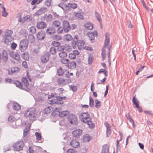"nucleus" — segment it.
<instances>
[{"mask_svg":"<svg viewBox=\"0 0 153 153\" xmlns=\"http://www.w3.org/2000/svg\"><path fill=\"white\" fill-rule=\"evenodd\" d=\"M132 102L135 105H139V103L137 100L135 98V97H134L132 99Z\"/></svg>","mask_w":153,"mask_h":153,"instance_id":"45","label":"nucleus"},{"mask_svg":"<svg viewBox=\"0 0 153 153\" xmlns=\"http://www.w3.org/2000/svg\"><path fill=\"white\" fill-rule=\"evenodd\" d=\"M50 55V53L49 52H46L45 53L41 58L42 62L43 63L46 62L48 60Z\"/></svg>","mask_w":153,"mask_h":153,"instance_id":"11","label":"nucleus"},{"mask_svg":"<svg viewBox=\"0 0 153 153\" xmlns=\"http://www.w3.org/2000/svg\"><path fill=\"white\" fill-rule=\"evenodd\" d=\"M8 120L9 122H12L14 121V118L12 116H10L8 119Z\"/></svg>","mask_w":153,"mask_h":153,"instance_id":"62","label":"nucleus"},{"mask_svg":"<svg viewBox=\"0 0 153 153\" xmlns=\"http://www.w3.org/2000/svg\"><path fill=\"white\" fill-rule=\"evenodd\" d=\"M94 100L91 97H89V105H94Z\"/></svg>","mask_w":153,"mask_h":153,"instance_id":"61","label":"nucleus"},{"mask_svg":"<svg viewBox=\"0 0 153 153\" xmlns=\"http://www.w3.org/2000/svg\"><path fill=\"white\" fill-rule=\"evenodd\" d=\"M2 13V16L4 17H6L8 14V13L6 11L5 8H3Z\"/></svg>","mask_w":153,"mask_h":153,"instance_id":"49","label":"nucleus"},{"mask_svg":"<svg viewBox=\"0 0 153 153\" xmlns=\"http://www.w3.org/2000/svg\"><path fill=\"white\" fill-rule=\"evenodd\" d=\"M52 38L53 40L58 41L60 40L61 39L62 37L59 35H57L53 36Z\"/></svg>","mask_w":153,"mask_h":153,"instance_id":"38","label":"nucleus"},{"mask_svg":"<svg viewBox=\"0 0 153 153\" xmlns=\"http://www.w3.org/2000/svg\"><path fill=\"white\" fill-rule=\"evenodd\" d=\"M66 39L67 41H69L71 40L72 39V36L71 35L68 34L65 35Z\"/></svg>","mask_w":153,"mask_h":153,"instance_id":"59","label":"nucleus"},{"mask_svg":"<svg viewBox=\"0 0 153 153\" xmlns=\"http://www.w3.org/2000/svg\"><path fill=\"white\" fill-rule=\"evenodd\" d=\"M61 62L64 64H68L69 62V60L66 59H61Z\"/></svg>","mask_w":153,"mask_h":153,"instance_id":"52","label":"nucleus"},{"mask_svg":"<svg viewBox=\"0 0 153 153\" xmlns=\"http://www.w3.org/2000/svg\"><path fill=\"white\" fill-rule=\"evenodd\" d=\"M53 113H54L55 114H59L61 111V109L59 108H56L55 109L53 110Z\"/></svg>","mask_w":153,"mask_h":153,"instance_id":"42","label":"nucleus"},{"mask_svg":"<svg viewBox=\"0 0 153 153\" xmlns=\"http://www.w3.org/2000/svg\"><path fill=\"white\" fill-rule=\"evenodd\" d=\"M65 49V47L64 46L59 45L57 48V50L59 51H62Z\"/></svg>","mask_w":153,"mask_h":153,"instance_id":"47","label":"nucleus"},{"mask_svg":"<svg viewBox=\"0 0 153 153\" xmlns=\"http://www.w3.org/2000/svg\"><path fill=\"white\" fill-rule=\"evenodd\" d=\"M70 144L72 147L74 148L78 147L79 146V143L75 140H73L70 143Z\"/></svg>","mask_w":153,"mask_h":153,"instance_id":"18","label":"nucleus"},{"mask_svg":"<svg viewBox=\"0 0 153 153\" xmlns=\"http://www.w3.org/2000/svg\"><path fill=\"white\" fill-rule=\"evenodd\" d=\"M106 136L107 137H108L110 136L111 133V129L110 128L106 129Z\"/></svg>","mask_w":153,"mask_h":153,"instance_id":"57","label":"nucleus"},{"mask_svg":"<svg viewBox=\"0 0 153 153\" xmlns=\"http://www.w3.org/2000/svg\"><path fill=\"white\" fill-rule=\"evenodd\" d=\"M58 6L61 7L64 10H69V7L67 4L64 3H61L58 5Z\"/></svg>","mask_w":153,"mask_h":153,"instance_id":"20","label":"nucleus"},{"mask_svg":"<svg viewBox=\"0 0 153 153\" xmlns=\"http://www.w3.org/2000/svg\"><path fill=\"white\" fill-rule=\"evenodd\" d=\"M82 130L80 129H76L72 132V134L74 137H78L82 133Z\"/></svg>","mask_w":153,"mask_h":153,"instance_id":"15","label":"nucleus"},{"mask_svg":"<svg viewBox=\"0 0 153 153\" xmlns=\"http://www.w3.org/2000/svg\"><path fill=\"white\" fill-rule=\"evenodd\" d=\"M68 6L70 7H71L75 9L77 7V5L76 4L74 3V4H70L69 3L68 4Z\"/></svg>","mask_w":153,"mask_h":153,"instance_id":"44","label":"nucleus"},{"mask_svg":"<svg viewBox=\"0 0 153 153\" xmlns=\"http://www.w3.org/2000/svg\"><path fill=\"white\" fill-rule=\"evenodd\" d=\"M66 66L69 68H74L76 67V64L75 62L72 61L68 62Z\"/></svg>","mask_w":153,"mask_h":153,"instance_id":"19","label":"nucleus"},{"mask_svg":"<svg viewBox=\"0 0 153 153\" xmlns=\"http://www.w3.org/2000/svg\"><path fill=\"white\" fill-rule=\"evenodd\" d=\"M51 0H47L45 2V5L48 7H49L51 5Z\"/></svg>","mask_w":153,"mask_h":153,"instance_id":"60","label":"nucleus"},{"mask_svg":"<svg viewBox=\"0 0 153 153\" xmlns=\"http://www.w3.org/2000/svg\"><path fill=\"white\" fill-rule=\"evenodd\" d=\"M5 31L6 33L4 37V39H5L4 42L5 44L8 45L13 39L11 36L13 32L11 30L8 29H6Z\"/></svg>","mask_w":153,"mask_h":153,"instance_id":"4","label":"nucleus"},{"mask_svg":"<svg viewBox=\"0 0 153 153\" xmlns=\"http://www.w3.org/2000/svg\"><path fill=\"white\" fill-rule=\"evenodd\" d=\"M17 45L16 43L13 42L11 45V48L13 50H14L16 47Z\"/></svg>","mask_w":153,"mask_h":153,"instance_id":"63","label":"nucleus"},{"mask_svg":"<svg viewBox=\"0 0 153 153\" xmlns=\"http://www.w3.org/2000/svg\"><path fill=\"white\" fill-rule=\"evenodd\" d=\"M127 118L129 120L130 122L133 124L134 127V123L133 120H132L131 117L130 116L129 114H128L126 116Z\"/></svg>","mask_w":153,"mask_h":153,"instance_id":"40","label":"nucleus"},{"mask_svg":"<svg viewBox=\"0 0 153 153\" xmlns=\"http://www.w3.org/2000/svg\"><path fill=\"white\" fill-rule=\"evenodd\" d=\"M1 54L3 59L4 61H7L8 59V56L6 51L4 50H3Z\"/></svg>","mask_w":153,"mask_h":153,"instance_id":"23","label":"nucleus"},{"mask_svg":"<svg viewBox=\"0 0 153 153\" xmlns=\"http://www.w3.org/2000/svg\"><path fill=\"white\" fill-rule=\"evenodd\" d=\"M22 80L23 82L24 85L26 87H27L29 85V83L27 78H22Z\"/></svg>","mask_w":153,"mask_h":153,"instance_id":"31","label":"nucleus"},{"mask_svg":"<svg viewBox=\"0 0 153 153\" xmlns=\"http://www.w3.org/2000/svg\"><path fill=\"white\" fill-rule=\"evenodd\" d=\"M85 44V42L82 40H77L76 42V45L77 46L78 49L79 50L84 48Z\"/></svg>","mask_w":153,"mask_h":153,"instance_id":"13","label":"nucleus"},{"mask_svg":"<svg viewBox=\"0 0 153 153\" xmlns=\"http://www.w3.org/2000/svg\"><path fill=\"white\" fill-rule=\"evenodd\" d=\"M59 55L60 58H64L67 56V53L66 52L62 51L59 53Z\"/></svg>","mask_w":153,"mask_h":153,"instance_id":"33","label":"nucleus"},{"mask_svg":"<svg viewBox=\"0 0 153 153\" xmlns=\"http://www.w3.org/2000/svg\"><path fill=\"white\" fill-rule=\"evenodd\" d=\"M28 37L30 40H31L32 41H33L34 40V37L32 35H29L28 36Z\"/></svg>","mask_w":153,"mask_h":153,"instance_id":"64","label":"nucleus"},{"mask_svg":"<svg viewBox=\"0 0 153 153\" xmlns=\"http://www.w3.org/2000/svg\"><path fill=\"white\" fill-rule=\"evenodd\" d=\"M38 115L35 108H30L27 109L25 112L24 116L29 118L30 120L33 121L36 119Z\"/></svg>","mask_w":153,"mask_h":153,"instance_id":"2","label":"nucleus"},{"mask_svg":"<svg viewBox=\"0 0 153 153\" xmlns=\"http://www.w3.org/2000/svg\"><path fill=\"white\" fill-rule=\"evenodd\" d=\"M28 42L26 39L22 40L20 42L19 45V48L22 52L26 50L28 46Z\"/></svg>","mask_w":153,"mask_h":153,"instance_id":"5","label":"nucleus"},{"mask_svg":"<svg viewBox=\"0 0 153 153\" xmlns=\"http://www.w3.org/2000/svg\"><path fill=\"white\" fill-rule=\"evenodd\" d=\"M67 153H77V152L74 149H69L67 150Z\"/></svg>","mask_w":153,"mask_h":153,"instance_id":"46","label":"nucleus"},{"mask_svg":"<svg viewBox=\"0 0 153 153\" xmlns=\"http://www.w3.org/2000/svg\"><path fill=\"white\" fill-rule=\"evenodd\" d=\"M69 87L70 89L74 92L76 91L77 90V87L76 86L71 85Z\"/></svg>","mask_w":153,"mask_h":153,"instance_id":"48","label":"nucleus"},{"mask_svg":"<svg viewBox=\"0 0 153 153\" xmlns=\"http://www.w3.org/2000/svg\"><path fill=\"white\" fill-rule=\"evenodd\" d=\"M102 148L101 153H109V147L107 145L105 144L103 145Z\"/></svg>","mask_w":153,"mask_h":153,"instance_id":"21","label":"nucleus"},{"mask_svg":"<svg viewBox=\"0 0 153 153\" xmlns=\"http://www.w3.org/2000/svg\"><path fill=\"white\" fill-rule=\"evenodd\" d=\"M63 31V28L62 27H59L57 29V32L59 34L62 33Z\"/></svg>","mask_w":153,"mask_h":153,"instance_id":"50","label":"nucleus"},{"mask_svg":"<svg viewBox=\"0 0 153 153\" xmlns=\"http://www.w3.org/2000/svg\"><path fill=\"white\" fill-rule=\"evenodd\" d=\"M91 139V137L88 134H86L83 136V140L84 142L89 141Z\"/></svg>","mask_w":153,"mask_h":153,"instance_id":"24","label":"nucleus"},{"mask_svg":"<svg viewBox=\"0 0 153 153\" xmlns=\"http://www.w3.org/2000/svg\"><path fill=\"white\" fill-rule=\"evenodd\" d=\"M24 146V142L23 141H20L14 143L13 145V147L14 150L19 151L22 150Z\"/></svg>","mask_w":153,"mask_h":153,"instance_id":"6","label":"nucleus"},{"mask_svg":"<svg viewBox=\"0 0 153 153\" xmlns=\"http://www.w3.org/2000/svg\"><path fill=\"white\" fill-rule=\"evenodd\" d=\"M84 26L85 28L88 30H92L93 28V25L91 23H88L84 25Z\"/></svg>","mask_w":153,"mask_h":153,"instance_id":"30","label":"nucleus"},{"mask_svg":"<svg viewBox=\"0 0 153 153\" xmlns=\"http://www.w3.org/2000/svg\"><path fill=\"white\" fill-rule=\"evenodd\" d=\"M53 65V64L51 62H50L47 65L46 69L47 70H48L49 69L52 67Z\"/></svg>","mask_w":153,"mask_h":153,"instance_id":"53","label":"nucleus"},{"mask_svg":"<svg viewBox=\"0 0 153 153\" xmlns=\"http://www.w3.org/2000/svg\"><path fill=\"white\" fill-rule=\"evenodd\" d=\"M69 58L71 59H74L76 57V56L74 55L73 53H70L68 55Z\"/></svg>","mask_w":153,"mask_h":153,"instance_id":"55","label":"nucleus"},{"mask_svg":"<svg viewBox=\"0 0 153 153\" xmlns=\"http://www.w3.org/2000/svg\"><path fill=\"white\" fill-rule=\"evenodd\" d=\"M68 119L71 124L76 125L78 123L77 118L75 115L73 114H69L68 117Z\"/></svg>","mask_w":153,"mask_h":153,"instance_id":"7","label":"nucleus"},{"mask_svg":"<svg viewBox=\"0 0 153 153\" xmlns=\"http://www.w3.org/2000/svg\"><path fill=\"white\" fill-rule=\"evenodd\" d=\"M61 23L59 20H55L53 21L52 23V27H58L60 25Z\"/></svg>","mask_w":153,"mask_h":153,"instance_id":"27","label":"nucleus"},{"mask_svg":"<svg viewBox=\"0 0 153 153\" xmlns=\"http://www.w3.org/2000/svg\"><path fill=\"white\" fill-rule=\"evenodd\" d=\"M105 39L104 41V48H106L107 46L109 45L110 42L109 34L106 33L105 34Z\"/></svg>","mask_w":153,"mask_h":153,"instance_id":"17","label":"nucleus"},{"mask_svg":"<svg viewBox=\"0 0 153 153\" xmlns=\"http://www.w3.org/2000/svg\"><path fill=\"white\" fill-rule=\"evenodd\" d=\"M14 83L16 85V86L21 89H23V86L22 83L19 81L16 80L14 82Z\"/></svg>","mask_w":153,"mask_h":153,"instance_id":"28","label":"nucleus"},{"mask_svg":"<svg viewBox=\"0 0 153 153\" xmlns=\"http://www.w3.org/2000/svg\"><path fill=\"white\" fill-rule=\"evenodd\" d=\"M95 13L96 18L99 22H101V20L99 13L96 11H95Z\"/></svg>","mask_w":153,"mask_h":153,"instance_id":"43","label":"nucleus"},{"mask_svg":"<svg viewBox=\"0 0 153 153\" xmlns=\"http://www.w3.org/2000/svg\"><path fill=\"white\" fill-rule=\"evenodd\" d=\"M53 108L52 107V106H48L47 108L44 109V113L45 114H48L53 111Z\"/></svg>","mask_w":153,"mask_h":153,"instance_id":"22","label":"nucleus"},{"mask_svg":"<svg viewBox=\"0 0 153 153\" xmlns=\"http://www.w3.org/2000/svg\"><path fill=\"white\" fill-rule=\"evenodd\" d=\"M64 31L65 33H68L71 30V27L70 26L69 22L66 20L64 21L62 23Z\"/></svg>","mask_w":153,"mask_h":153,"instance_id":"8","label":"nucleus"},{"mask_svg":"<svg viewBox=\"0 0 153 153\" xmlns=\"http://www.w3.org/2000/svg\"><path fill=\"white\" fill-rule=\"evenodd\" d=\"M52 45L54 47H57L60 45V44L59 42H58L53 41L52 43Z\"/></svg>","mask_w":153,"mask_h":153,"instance_id":"51","label":"nucleus"},{"mask_svg":"<svg viewBox=\"0 0 153 153\" xmlns=\"http://www.w3.org/2000/svg\"><path fill=\"white\" fill-rule=\"evenodd\" d=\"M50 51L52 55H54L56 53V49L54 47H51L50 48Z\"/></svg>","mask_w":153,"mask_h":153,"instance_id":"36","label":"nucleus"},{"mask_svg":"<svg viewBox=\"0 0 153 153\" xmlns=\"http://www.w3.org/2000/svg\"><path fill=\"white\" fill-rule=\"evenodd\" d=\"M30 31L32 34H34L36 32V29L35 27L32 26L29 28Z\"/></svg>","mask_w":153,"mask_h":153,"instance_id":"41","label":"nucleus"},{"mask_svg":"<svg viewBox=\"0 0 153 153\" xmlns=\"http://www.w3.org/2000/svg\"><path fill=\"white\" fill-rule=\"evenodd\" d=\"M14 58L16 60L19 61L20 59L19 55L18 53H16L14 56Z\"/></svg>","mask_w":153,"mask_h":153,"instance_id":"54","label":"nucleus"},{"mask_svg":"<svg viewBox=\"0 0 153 153\" xmlns=\"http://www.w3.org/2000/svg\"><path fill=\"white\" fill-rule=\"evenodd\" d=\"M21 106H13V109L16 111H19L21 109Z\"/></svg>","mask_w":153,"mask_h":153,"instance_id":"58","label":"nucleus"},{"mask_svg":"<svg viewBox=\"0 0 153 153\" xmlns=\"http://www.w3.org/2000/svg\"><path fill=\"white\" fill-rule=\"evenodd\" d=\"M69 113V112L67 111H61L59 114V117H62L66 116Z\"/></svg>","mask_w":153,"mask_h":153,"instance_id":"32","label":"nucleus"},{"mask_svg":"<svg viewBox=\"0 0 153 153\" xmlns=\"http://www.w3.org/2000/svg\"><path fill=\"white\" fill-rule=\"evenodd\" d=\"M57 94L54 93H52L50 95L48 94H46L45 96L48 97V99H49L55 97V98L49 100L48 103L49 104L51 105L53 104H61L63 102L62 99L66 98L65 97H60L59 96H57Z\"/></svg>","mask_w":153,"mask_h":153,"instance_id":"1","label":"nucleus"},{"mask_svg":"<svg viewBox=\"0 0 153 153\" xmlns=\"http://www.w3.org/2000/svg\"><path fill=\"white\" fill-rule=\"evenodd\" d=\"M74 15L75 17L79 19H84L83 16L81 13H75Z\"/></svg>","mask_w":153,"mask_h":153,"instance_id":"29","label":"nucleus"},{"mask_svg":"<svg viewBox=\"0 0 153 153\" xmlns=\"http://www.w3.org/2000/svg\"><path fill=\"white\" fill-rule=\"evenodd\" d=\"M47 11V9L46 7H43L40 8L35 14V16H39L42 14L44 13Z\"/></svg>","mask_w":153,"mask_h":153,"instance_id":"14","label":"nucleus"},{"mask_svg":"<svg viewBox=\"0 0 153 153\" xmlns=\"http://www.w3.org/2000/svg\"><path fill=\"white\" fill-rule=\"evenodd\" d=\"M54 33L53 31V27H50L47 29L46 30V33L48 35H51Z\"/></svg>","mask_w":153,"mask_h":153,"instance_id":"26","label":"nucleus"},{"mask_svg":"<svg viewBox=\"0 0 153 153\" xmlns=\"http://www.w3.org/2000/svg\"><path fill=\"white\" fill-rule=\"evenodd\" d=\"M93 57L91 55H90L88 56V63L89 64H91L93 60Z\"/></svg>","mask_w":153,"mask_h":153,"instance_id":"39","label":"nucleus"},{"mask_svg":"<svg viewBox=\"0 0 153 153\" xmlns=\"http://www.w3.org/2000/svg\"><path fill=\"white\" fill-rule=\"evenodd\" d=\"M53 19L52 16L51 14H48L46 17L45 20L48 23L51 21Z\"/></svg>","mask_w":153,"mask_h":153,"instance_id":"35","label":"nucleus"},{"mask_svg":"<svg viewBox=\"0 0 153 153\" xmlns=\"http://www.w3.org/2000/svg\"><path fill=\"white\" fill-rule=\"evenodd\" d=\"M35 135L37 140H40L41 139L42 137L41 134L39 133L36 132L35 133Z\"/></svg>","mask_w":153,"mask_h":153,"instance_id":"56","label":"nucleus"},{"mask_svg":"<svg viewBox=\"0 0 153 153\" xmlns=\"http://www.w3.org/2000/svg\"><path fill=\"white\" fill-rule=\"evenodd\" d=\"M57 82L58 85L64 86L67 84L65 80L62 78H59L57 80Z\"/></svg>","mask_w":153,"mask_h":153,"instance_id":"16","label":"nucleus"},{"mask_svg":"<svg viewBox=\"0 0 153 153\" xmlns=\"http://www.w3.org/2000/svg\"><path fill=\"white\" fill-rule=\"evenodd\" d=\"M22 58L26 60H28L29 58V55L27 52H25L22 55Z\"/></svg>","mask_w":153,"mask_h":153,"instance_id":"25","label":"nucleus"},{"mask_svg":"<svg viewBox=\"0 0 153 153\" xmlns=\"http://www.w3.org/2000/svg\"><path fill=\"white\" fill-rule=\"evenodd\" d=\"M79 117L82 122L87 124L89 128H92L94 127V125L91 121L90 115L88 113L85 112L81 113Z\"/></svg>","mask_w":153,"mask_h":153,"instance_id":"3","label":"nucleus"},{"mask_svg":"<svg viewBox=\"0 0 153 153\" xmlns=\"http://www.w3.org/2000/svg\"><path fill=\"white\" fill-rule=\"evenodd\" d=\"M46 35L45 32L43 31H41L38 32L36 34V38L39 41L43 40L45 38Z\"/></svg>","mask_w":153,"mask_h":153,"instance_id":"9","label":"nucleus"},{"mask_svg":"<svg viewBox=\"0 0 153 153\" xmlns=\"http://www.w3.org/2000/svg\"><path fill=\"white\" fill-rule=\"evenodd\" d=\"M64 73V71L61 67L59 68L57 70V74L59 76L63 75Z\"/></svg>","mask_w":153,"mask_h":153,"instance_id":"34","label":"nucleus"},{"mask_svg":"<svg viewBox=\"0 0 153 153\" xmlns=\"http://www.w3.org/2000/svg\"><path fill=\"white\" fill-rule=\"evenodd\" d=\"M97 36V31L95 30L93 32H90L88 33V36L89 38V39L93 42L94 40V38L95 36Z\"/></svg>","mask_w":153,"mask_h":153,"instance_id":"10","label":"nucleus"},{"mask_svg":"<svg viewBox=\"0 0 153 153\" xmlns=\"http://www.w3.org/2000/svg\"><path fill=\"white\" fill-rule=\"evenodd\" d=\"M36 26L38 29H43L47 27V24L43 21H39L37 23Z\"/></svg>","mask_w":153,"mask_h":153,"instance_id":"12","label":"nucleus"},{"mask_svg":"<svg viewBox=\"0 0 153 153\" xmlns=\"http://www.w3.org/2000/svg\"><path fill=\"white\" fill-rule=\"evenodd\" d=\"M19 68L17 67H12L10 70L11 73H14L19 71Z\"/></svg>","mask_w":153,"mask_h":153,"instance_id":"37","label":"nucleus"}]
</instances>
